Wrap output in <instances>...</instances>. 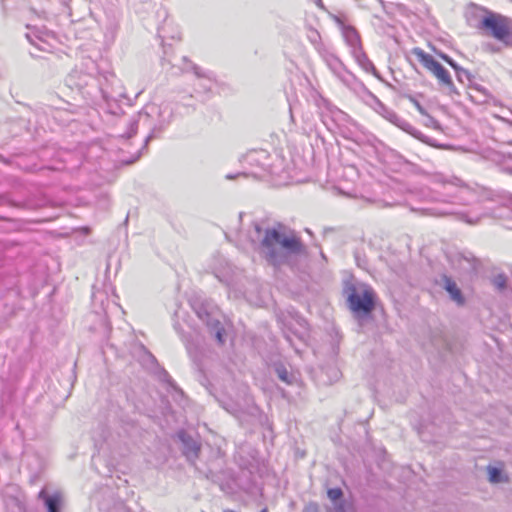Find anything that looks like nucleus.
<instances>
[{
	"instance_id": "1",
	"label": "nucleus",
	"mask_w": 512,
	"mask_h": 512,
	"mask_svg": "<svg viewBox=\"0 0 512 512\" xmlns=\"http://www.w3.org/2000/svg\"><path fill=\"white\" fill-rule=\"evenodd\" d=\"M249 240L258 244L260 256L275 268L287 265L294 269L308 258L307 248L300 237L281 223L266 228L258 222L253 223Z\"/></svg>"
},
{
	"instance_id": "2",
	"label": "nucleus",
	"mask_w": 512,
	"mask_h": 512,
	"mask_svg": "<svg viewBox=\"0 0 512 512\" xmlns=\"http://www.w3.org/2000/svg\"><path fill=\"white\" fill-rule=\"evenodd\" d=\"M344 294L349 308L357 315H369L375 307V292L367 284L346 282Z\"/></svg>"
},
{
	"instance_id": "3",
	"label": "nucleus",
	"mask_w": 512,
	"mask_h": 512,
	"mask_svg": "<svg viewBox=\"0 0 512 512\" xmlns=\"http://www.w3.org/2000/svg\"><path fill=\"white\" fill-rule=\"evenodd\" d=\"M412 53L422 65L438 79L441 86L445 87L449 93L456 92L449 72L441 63L436 61L432 55L418 47L414 48Z\"/></svg>"
},
{
	"instance_id": "4",
	"label": "nucleus",
	"mask_w": 512,
	"mask_h": 512,
	"mask_svg": "<svg viewBox=\"0 0 512 512\" xmlns=\"http://www.w3.org/2000/svg\"><path fill=\"white\" fill-rule=\"evenodd\" d=\"M481 26L489 30L495 39L505 44L511 40L510 20L507 17L491 13L483 18Z\"/></svg>"
},
{
	"instance_id": "5",
	"label": "nucleus",
	"mask_w": 512,
	"mask_h": 512,
	"mask_svg": "<svg viewBox=\"0 0 512 512\" xmlns=\"http://www.w3.org/2000/svg\"><path fill=\"white\" fill-rule=\"evenodd\" d=\"M211 273L227 286L232 285L236 269L220 254L214 255L209 264Z\"/></svg>"
},
{
	"instance_id": "6",
	"label": "nucleus",
	"mask_w": 512,
	"mask_h": 512,
	"mask_svg": "<svg viewBox=\"0 0 512 512\" xmlns=\"http://www.w3.org/2000/svg\"><path fill=\"white\" fill-rule=\"evenodd\" d=\"M195 311L198 317L207 325L210 332L215 336L218 343L223 344L225 342L223 335L224 328L217 317L216 311L210 309L206 305L195 307Z\"/></svg>"
},
{
	"instance_id": "7",
	"label": "nucleus",
	"mask_w": 512,
	"mask_h": 512,
	"mask_svg": "<svg viewBox=\"0 0 512 512\" xmlns=\"http://www.w3.org/2000/svg\"><path fill=\"white\" fill-rule=\"evenodd\" d=\"M38 499L43 502L47 512H60L64 503L63 494L60 491L50 493L46 487L41 489Z\"/></svg>"
},
{
	"instance_id": "8",
	"label": "nucleus",
	"mask_w": 512,
	"mask_h": 512,
	"mask_svg": "<svg viewBox=\"0 0 512 512\" xmlns=\"http://www.w3.org/2000/svg\"><path fill=\"white\" fill-rule=\"evenodd\" d=\"M26 38L40 51L49 52L52 48L51 44L49 43L51 36L47 32L32 30L26 34Z\"/></svg>"
},
{
	"instance_id": "9",
	"label": "nucleus",
	"mask_w": 512,
	"mask_h": 512,
	"mask_svg": "<svg viewBox=\"0 0 512 512\" xmlns=\"http://www.w3.org/2000/svg\"><path fill=\"white\" fill-rule=\"evenodd\" d=\"M179 438L183 443V452L185 456L189 461L194 462L198 458L200 451L199 443L185 432H180Z\"/></svg>"
},
{
	"instance_id": "10",
	"label": "nucleus",
	"mask_w": 512,
	"mask_h": 512,
	"mask_svg": "<svg viewBox=\"0 0 512 512\" xmlns=\"http://www.w3.org/2000/svg\"><path fill=\"white\" fill-rule=\"evenodd\" d=\"M451 263L464 272H470L476 268V259L471 253H457L451 258Z\"/></svg>"
},
{
	"instance_id": "11",
	"label": "nucleus",
	"mask_w": 512,
	"mask_h": 512,
	"mask_svg": "<svg viewBox=\"0 0 512 512\" xmlns=\"http://www.w3.org/2000/svg\"><path fill=\"white\" fill-rule=\"evenodd\" d=\"M342 34L346 44L351 49V53L362 48L360 36L354 27L344 25L342 27Z\"/></svg>"
},
{
	"instance_id": "12",
	"label": "nucleus",
	"mask_w": 512,
	"mask_h": 512,
	"mask_svg": "<svg viewBox=\"0 0 512 512\" xmlns=\"http://www.w3.org/2000/svg\"><path fill=\"white\" fill-rule=\"evenodd\" d=\"M353 57L357 61V63L367 72H373L375 74L376 69L373 63L369 60L363 49L355 50L352 53Z\"/></svg>"
},
{
	"instance_id": "13",
	"label": "nucleus",
	"mask_w": 512,
	"mask_h": 512,
	"mask_svg": "<svg viewBox=\"0 0 512 512\" xmlns=\"http://www.w3.org/2000/svg\"><path fill=\"white\" fill-rule=\"evenodd\" d=\"M445 281V289L450 294L452 300L457 302L458 304H462L464 302L462 293L460 289L457 287L456 283L448 277L444 278Z\"/></svg>"
},
{
	"instance_id": "14",
	"label": "nucleus",
	"mask_w": 512,
	"mask_h": 512,
	"mask_svg": "<svg viewBox=\"0 0 512 512\" xmlns=\"http://www.w3.org/2000/svg\"><path fill=\"white\" fill-rule=\"evenodd\" d=\"M397 126L399 128H401L402 130L406 131L407 133L411 134L415 138L425 141L422 137L423 136L422 133L420 131H418L417 129H415L410 123H408L404 119L401 118V120L399 121Z\"/></svg>"
},
{
	"instance_id": "15",
	"label": "nucleus",
	"mask_w": 512,
	"mask_h": 512,
	"mask_svg": "<svg viewBox=\"0 0 512 512\" xmlns=\"http://www.w3.org/2000/svg\"><path fill=\"white\" fill-rule=\"evenodd\" d=\"M421 214L428 215V216L440 217V216L452 214V212L448 211V210H441L438 208H426V209H421Z\"/></svg>"
},
{
	"instance_id": "16",
	"label": "nucleus",
	"mask_w": 512,
	"mask_h": 512,
	"mask_svg": "<svg viewBox=\"0 0 512 512\" xmlns=\"http://www.w3.org/2000/svg\"><path fill=\"white\" fill-rule=\"evenodd\" d=\"M322 56L325 60V62L327 63V65L333 70V71H336L340 68L341 66V62L339 61V59L333 55H329V54H324L322 53Z\"/></svg>"
},
{
	"instance_id": "17",
	"label": "nucleus",
	"mask_w": 512,
	"mask_h": 512,
	"mask_svg": "<svg viewBox=\"0 0 512 512\" xmlns=\"http://www.w3.org/2000/svg\"><path fill=\"white\" fill-rule=\"evenodd\" d=\"M489 480L492 483H500L502 482V472L497 467H488Z\"/></svg>"
},
{
	"instance_id": "18",
	"label": "nucleus",
	"mask_w": 512,
	"mask_h": 512,
	"mask_svg": "<svg viewBox=\"0 0 512 512\" xmlns=\"http://www.w3.org/2000/svg\"><path fill=\"white\" fill-rule=\"evenodd\" d=\"M267 158V152L265 150L252 151L247 155L249 162H259Z\"/></svg>"
},
{
	"instance_id": "19",
	"label": "nucleus",
	"mask_w": 512,
	"mask_h": 512,
	"mask_svg": "<svg viewBox=\"0 0 512 512\" xmlns=\"http://www.w3.org/2000/svg\"><path fill=\"white\" fill-rule=\"evenodd\" d=\"M407 98L415 106V108L421 115L428 116L427 110L420 104V102L414 96L408 95Z\"/></svg>"
},
{
	"instance_id": "20",
	"label": "nucleus",
	"mask_w": 512,
	"mask_h": 512,
	"mask_svg": "<svg viewBox=\"0 0 512 512\" xmlns=\"http://www.w3.org/2000/svg\"><path fill=\"white\" fill-rule=\"evenodd\" d=\"M137 128H138V121L134 119L129 123V131L127 133L123 134L122 137H125L127 139L131 138L134 134H136Z\"/></svg>"
},
{
	"instance_id": "21",
	"label": "nucleus",
	"mask_w": 512,
	"mask_h": 512,
	"mask_svg": "<svg viewBox=\"0 0 512 512\" xmlns=\"http://www.w3.org/2000/svg\"><path fill=\"white\" fill-rule=\"evenodd\" d=\"M327 495L330 500L337 501L342 497V490L340 488L329 489Z\"/></svg>"
},
{
	"instance_id": "22",
	"label": "nucleus",
	"mask_w": 512,
	"mask_h": 512,
	"mask_svg": "<svg viewBox=\"0 0 512 512\" xmlns=\"http://www.w3.org/2000/svg\"><path fill=\"white\" fill-rule=\"evenodd\" d=\"M157 112H160V108L158 106L155 104L147 105L144 111L139 114V117L142 118L143 115L148 116Z\"/></svg>"
},
{
	"instance_id": "23",
	"label": "nucleus",
	"mask_w": 512,
	"mask_h": 512,
	"mask_svg": "<svg viewBox=\"0 0 512 512\" xmlns=\"http://www.w3.org/2000/svg\"><path fill=\"white\" fill-rule=\"evenodd\" d=\"M456 76L460 82H463L464 79L469 80L470 73L466 69L459 67L456 71Z\"/></svg>"
},
{
	"instance_id": "24",
	"label": "nucleus",
	"mask_w": 512,
	"mask_h": 512,
	"mask_svg": "<svg viewBox=\"0 0 512 512\" xmlns=\"http://www.w3.org/2000/svg\"><path fill=\"white\" fill-rule=\"evenodd\" d=\"M278 377L286 383H290L288 371L284 367L277 368Z\"/></svg>"
},
{
	"instance_id": "25",
	"label": "nucleus",
	"mask_w": 512,
	"mask_h": 512,
	"mask_svg": "<svg viewBox=\"0 0 512 512\" xmlns=\"http://www.w3.org/2000/svg\"><path fill=\"white\" fill-rule=\"evenodd\" d=\"M309 39L315 45V47L320 51V43H319L320 35H319V33L315 30L312 31L311 34L309 35Z\"/></svg>"
},
{
	"instance_id": "26",
	"label": "nucleus",
	"mask_w": 512,
	"mask_h": 512,
	"mask_svg": "<svg viewBox=\"0 0 512 512\" xmlns=\"http://www.w3.org/2000/svg\"><path fill=\"white\" fill-rule=\"evenodd\" d=\"M384 117L395 125H398L399 121L401 120V118L394 112H389V114L384 115Z\"/></svg>"
},
{
	"instance_id": "27",
	"label": "nucleus",
	"mask_w": 512,
	"mask_h": 512,
	"mask_svg": "<svg viewBox=\"0 0 512 512\" xmlns=\"http://www.w3.org/2000/svg\"><path fill=\"white\" fill-rule=\"evenodd\" d=\"M384 117L395 125H398L399 121L401 120V118L394 112H389V114L384 115Z\"/></svg>"
},
{
	"instance_id": "28",
	"label": "nucleus",
	"mask_w": 512,
	"mask_h": 512,
	"mask_svg": "<svg viewBox=\"0 0 512 512\" xmlns=\"http://www.w3.org/2000/svg\"><path fill=\"white\" fill-rule=\"evenodd\" d=\"M303 512H319L318 506L315 503H309L305 506Z\"/></svg>"
},
{
	"instance_id": "29",
	"label": "nucleus",
	"mask_w": 512,
	"mask_h": 512,
	"mask_svg": "<svg viewBox=\"0 0 512 512\" xmlns=\"http://www.w3.org/2000/svg\"><path fill=\"white\" fill-rule=\"evenodd\" d=\"M442 58L452 67L454 68L455 72L459 69L460 66H458L449 56L442 55Z\"/></svg>"
},
{
	"instance_id": "30",
	"label": "nucleus",
	"mask_w": 512,
	"mask_h": 512,
	"mask_svg": "<svg viewBox=\"0 0 512 512\" xmlns=\"http://www.w3.org/2000/svg\"><path fill=\"white\" fill-rule=\"evenodd\" d=\"M191 69L194 71V73H195V75L197 77H199V78H202V77L206 78L207 77L204 73L201 72V69L198 66H196L194 64H191Z\"/></svg>"
},
{
	"instance_id": "31",
	"label": "nucleus",
	"mask_w": 512,
	"mask_h": 512,
	"mask_svg": "<svg viewBox=\"0 0 512 512\" xmlns=\"http://www.w3.org/2000/svg\"><path fill=\"white\" fill-rule=\"evenodd\" d=\"M426 117H427V125L428 126H431L434 128L438 126V122L432 116H430L428 114V116H426Z\"/></svg>"
},
{
	"instance_id": "32",
	"label": "nucleus",
	"mask_w": 512,
	"mask_h": 512,
	"mask_svg": "<svg viewBox=\"0 0 512 512\" xmlns=\"http://www.w3.org/2000/svg\"><path fill=\"white\" fill-rule=\"evenodd\" d=\"M460 218H461V220H463V221H465V222H467V223H469V224H476V223L478 222V219L473 220V219L469 218V217H468L467 215H465V214H462Z\"/></svg>"
},
{
	"instance_id": "33",
	"label": "nucleus",
	"mask_w": 512,
	"mask_h": 512,
	"mask_svg": "<svg viewBox=\"0 0 512 512\" xmlns=\"http://www.w3.org/2000/svg\"><path fill=\"white\" fill-rule=\"evenodd\" d=\"M285 337H286V340H287V341H288V342H289V343H290V344L295 348V351H296L297 353H299V352H300V349H299L298 347L294 346V343H293V341H292L291 337H290L289 335H287V334L285 335Z\"/></svg>"
},
{
	"instance_id": "34",
	"label": "nucleus",
	"mask_w": 512,
	"mask_h": 512,
	"mask_svg": "<svg viewBox=\"0 0 512 512\" xmlns=\"http://www.w3.org/2000/svg\"><path fill=\"white\" fill-rule=\"evenodd\" d=\"M496 284H497L498 287L502 288L505 285V280L500 278V279L497 280Z\"/></svg>"
},
{
	"instance_id": "35",
	"label": "nucleus",
	"mask_w": 512,
	"mask_h": 512,
	"mask_svg": "<svg viewBox=\"0 0 512 512\" xmlns=\"http://www.w3.org/2000/svg\"><path fill=\"white\" fill-rule=\"evenodd\" d=\"M315 4L319 7H323L322 0H314Z\"/></svg>"
},
{
	"instance_id": "36",
	"label": "nucleus",
	"mask_w": 512,
	"mask_h": 512,
	"mask_svg": "<svg viewBox=\"0 0 512 512\" xmlns=\"http://www.w3.org/2000/svg\"><path fill=\"white\" fill-rule=\"evenodd\" d=\"M152 137V135H149L146 139H145V142H144V145H143V148L146 147L147 145V142L149 141V139Z\"/></svg>"
},
{
	"instance_id": "37",
	"label": "nucleus",
	"mask_w": 512,
	"mask_h": 512,
	"mask_svg": "<svg viewBox=\"0 0 512 512\" xmlns=\"http://www.w3.org/2000/svg\"><path fill=\"white\" fill-rule=\"evenodd\" d=\"M139 156L140 155L138 154L135 158H133L131 161H129V163H132V162L136 161L139 158Z\"/></svg>"
},
{
	"instance_id": "38",
	"label": "nucleus",
	"mask_w": 512,
	"mask_h": 512,
	"mask_svg": "<svg viewBox=\"0 0 512 512\" xmlns=\"http://www.w3.org/2000/svg\"><path fill=\"white\" fill-rule=\"evenodd\" d=\"M233 178H234V176H232V175H230V174H229V175H227V179H233Z\"/></svg>"
},
{
	"instance_id": "39",
	"label": "nucleus",
	"mask_w": 512,
	"mask_h": 512,
	"mask_svg": "<svg viewBox=\"0 0 512 512\" xmlns=\"http://www.w3.org/2000/svg\"><path fill=\"white\" fill-rule=\"evenodd\" d=\"M459 182H460L459 179H456V183H453V185L458 186Z\"/></svg>"
},
{
	"instance_id": "40",
	"label": "nucleus",
	"mask_w": 512,
	"mask_h": 512,
	"mask_svg": "<svg viewBox=\"0 0 512 512\" xmlns=\"http://www.w3.org/2000/svg\"><path fill=\"white\" fill-rule=\"evenodd\" d=\"M204 87H205V89H207V90L211 89V86H210V85H209V86H204Z\"/></svg>"
},
{
	"instance_id": "41",
	"label": "nucleus",
	"mask_w": 512,
	"mask_h": 512,
	"mask_svg": "<svg viewBox=\"0 0 512 512\" xmlns=\"http://www.w3.org/2000/svg\"><path fill=\"white\" fill-rule=\"evenodd\" d=\"M260 512H268V510L266 508H264Z\"/></svg>"
},
{
	"instance_id": "42",
	"label": "nucleus",
	"mask_w": 512,
	"mask_h": 512,
	"mask_svg": "<svg viewBox=\"0 0 512 512\" xmlns=\"http://www.w3.org/2000/svg\"><path fill=\"white\" fill-rule=\"evenodd\" d=\"M299 339L304 341V336H299Z\"/></svg>"
},
{
	"instance_id": "43",
	"label": "nucleus",
	"mask_w": 512,
	"mask_h": 512,
	"mask_svg": "<svg viewBox=\"0 0 512 512\" xmlns=\"http://www.w3.org/2000/svg\"><path fill=\"white\" fill-rule=\"evenodd\" d=\"M224 512H234V511H232V510H225Z\"/></svg>"
},
{
	"instance_id": "44",
	"label": "nucleus",
	"mask_w": 512,
	"mask_h": 512,
	"mask_svg": "<svg viewBox=\"0 0 512 512\" xmlns=\"http://www.w3.org/2000/svg\"><path fill=\"white\" fill-rule=\"evenodd\" d=\"M338 512H344V510L341 508Z\"/></svg>"
}]
</instances>
